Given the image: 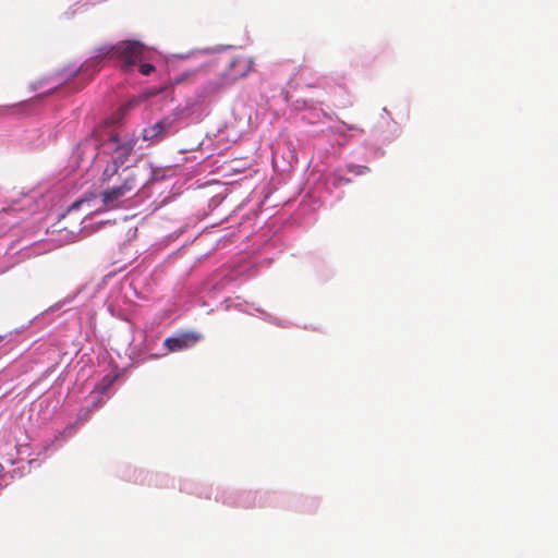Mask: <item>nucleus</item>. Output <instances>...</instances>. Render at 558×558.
Returning <instances> with one entry per match:
<instances>
[{
	"label": "nucleus",
	"mask_w": 558,
	"mask_h": 558,
	"mask_svg": "<svg viewBox=\"0 0 558 558\" xmlns=\"http://www.w3.org/2000/svg\"><path fill=\"white\" fill-rule=\"evenodd\" d=\"M2 470H3V466H2V464L0 463V473L2 472Z\"/></svg>",
	"instance_id": "14"
},
{
	"label": "nucleus",
	"mask_w": 558,
	"mask_h": 558,
	"mask_svg": "<svg viewBox=\"0 0 558 558\" xmlns=\"http://www.w3.org/2000/svg\"><path fill=\"white\" fill-rule=\"evenodd\" d=\"M201 336L196 332H183L177 337L167 338L163 342L169 352H178L195 345Z\"/></svg>",
	"instance_id": "6"
},
{
	"label": "nucleus",
	"mask_w": 558,
	"mask_h": 558,
	"mask_svg": "<svg viewBox=\"0 0 558 558\" xmlns=\"http://www.w3.org/2000/svg\"><path fill=\"white\" fill-rule=\"evenodd\" d=\"M137 64L140 65L138 70L142 75L147 76V75H150L155 71V66L150 63L142 61V62H138Z\"/></svg>",
	"instance_id": "10"
},
{
	"label": "nucleus",
	"mask_w": 558,
	"mask_h": 558,
	"mask_svg": "<svg viewBox=\"0 0 558 558\" xmlns=\"http://www.w3.org/2000/svg\"><path fill=\"white\" fill-rule=\"evenodd\" d=\"M119 163V160L116 159L105 168L101 177L102 182L109 181L118 172Z\"/></svg>",
	"instance_id": "8"
},
{
	"label": "nucleus",
	"mask_w": 558,
	"mask_h": 558,
	"mask_svg": "<svg viewBox=\"0 0 558 558\" xmlns=\"http://www.w3.org/2000/svg\"><path fill=\"white\" fill-rule=\"evenodd\" d=\"M147 50L137 40H122L118 43L117 60H120V69L123 73L133 71L134 66L146 59Z\"/></svg>",
	"instance_id": "1"
},
{
	"label": "nucleus",
	"mask_w": 558,
	"mask_h": 558,
	"mask_svg": "<svg viewBox=\"0 0 558 558\" xmlns=\"http://www.w3.org/2000/svg\"><path fill=\"white\" fill-rule=\"evenodd\" d=\"M87 201L86 199H80V201H76L72 204V206L70 207V209H76L78 208L80 206H82L83 204H85Z\"/></svg>",
	"instance_id": "12"
},
{
	"label": "nucleus",
	"mask_w": 558,
	"mask_h": 558,
	"mask_svg": "<svg viewBox=\"0 0 558 558\" xmlns=\"http://www.w3.org/2000/svg\"><path fill=\"white\" fill-rule=\"evenodd\" d=\"M136 144V140L133 135L128 133H110L109 137L105 141V149L117 154V160L123 163L125 158L131 155Z\"/></svg>",
	"instance_id": "3"
},
{
	"label": "nucleus",
	"mask_w": 558,
	"mask_h": 558,
	"mask_svg": "<svg viewBox=\"0 0 558 558\" xmlns=\"http://www.w3.org/2000/svg\"><path fill=\"white\" fill-rule=\"evenodd\" d=\"M137 104H138V101L136 99H131L128 102L123 104L119 108V111H118V114L120 116L119 118H121L124 113H126L130 109L135 107Z\"/></svg>",
	"instance_id": "11"
},
{
	"label": "nucleus",
	"mask_w": 558,
	"mask_h": 558,
	"mask_svg": "<svg viewBox=\"0 0 558 558\" xmlns=\"http://www.w3.org/2000/svg\"><path fill=\"white\" fill-rule=\"evenodd\" d=\"M173 123L174 119L165 117L160 121L143 130V140L151 142L162 141L170 134Z\"/></svg>",
	"instance_id": "5"
},
{
	"label": "nucleus",
	"mask_w": 558,
	"mask_h": 558,
	"mask_svg": "<svg viewBox=\"0 0 558 558\" xmlns=\"http://www.w3.org/2000/svg\"><path fill=\"white\" fill-rule=\"evenodd\" d=\"M118 53V43L114 45H104L95 49L94 54L87 60V64L98 65L104 60H114Z\"/></svg>",
	"instance_id": "7"
},
{
	"label": "nucleus",
	"mask_w": 558,
	"mask_h": 558,
	"mask_svg": "<svg viewBox=\"0 0 558 558\" xmlns=\"http://www.w3.org/2000/svg\"><path fill=\"white\" fill-rule=\"evenodd\" d=\"M252 61L243 56L230 60L229 68L221 74V77L214 83V89L218 90L234 84L240 78L245 77L252 70Z\"/></svg>",
	"instance_id": "2"
},
{
	"label": "nucleus",
	"mask_w": 558,
	"mask_h": 558,
	"mask_svg": "<svg viewBox=\"0 0 558 558\" xmlns=\"http://www.w3.org/2000/svg\"><path fill=\"white\" fill-rule=\"evenodd\" d=\"M89 412H90L89 410H86V414H85V417H84L85 420H87V418H88V416H89Z\"/></svg>",
	"instance_id": "13"
},
{
	"label": "nucleus",
	"mask_w": 558,
	"mask_h": 558,
	"mask_svg": "<svg viewBox=\"0 0 558 558\" xmlns=\"http://www.w3.org/2000/svg\"><path fill=\"white\" fill-rule=\"evenodd\" d=\"M123 182L119 186H114L101 194L102 203L106 207H114V204L123 196L126 195V193L133 191L136 186V180L135 175L128 171L126 169L123 170Z\"/></svg>",
	"instance_id": "4"
},
{
	"label": "nucleus",
	"mask_w": 558,
	"mask_h": 558,
	"mask_svg": "<svg viewBox=\"0 0 558 558\" xmlns=\"http://www.w3.org/2000/svg\"><path fill=\"white\" fill-rule=\"evenodd\" d=\"M348 171L353 173L354 175H362L369 171V168L366 166H359V165H349Z\"/></svg>",
	"instance_id": "9"
}]
</instances>
